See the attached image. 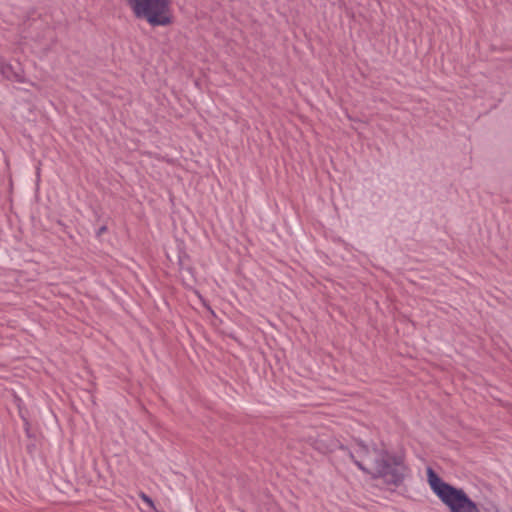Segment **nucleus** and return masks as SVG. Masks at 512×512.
Here are the masks:
<instances>
[{
  "instance_id": "nucleus-1",
  "label": "nucleus",
  "mask_w": 512,
  "mask_h": 512,
  "mask_svg": "<svg viewBox=\"0 0 512 512\" xmlns=\"http://www.w3.org/2000/svg\"><path fill=\"white\" fill-rule=\"evenodd\" d=\"M360 456L366 460L369 467L363 461L355 460V465L363 472L371 475L372 479H383L388 485L399 486L405 478L406 466L400 456L391 454L386 448L373 447L370 449L362 442L358 443Z\"/></svg>"
},
{
  "instance_id": "nucleus-2",
  "label": "nucleus",
  "mask_w": 512,
  "mask_h": 512,
  "mask_svg": "<svg viewBox=\"0 0 512 512\" xmlns=\"http://www.w3.org/2000/svg\"><path fill=\"white\" fill-rule=\"evenodd\" d=\"M427 477L431 489L450 512H481L478 505L463 489L444 482L430 467L427 469Z\"/></svg>"
},
{
  "instance_id": "nucleus-3",
  "label": "nucleus",
  "mask_w": 512,
  "mask_h": 512,
  "mask_svg": "<svg viewBox=\"0 0 512 512\" xmlns=\"http://www.w3.org/2000/svg\"><path fill=\"white\" fill-rule=\"evenodd\" d=\"M136 18L145 19L151 26H167L172 23L170 0H127Z\"/></svg>"
},
{
  "instance_id": "nucleus-4",
  "label": "nucleus",
  "mask_w": 512,
  "mask_h": 512,
  "mask_svg": "<svg viewBox=\"0 0 512 512\" xmlns=\"http://www.w3.org/2000/svg\"><path fill=\"white\" fill-rule=\"evenodd\" d=\"M0 73L8 80L23 83L25 78L22 72H17L10 64L0 63Z\"/></svg>"
},
{
  "instance_id": "nucleus-5",
  "label": "nucleus",
  "mask_w": 512,
  "mask_h": 512,
  "mask_svg": "<svg viewBox=\"0 0 512 512\" xmlns=\"http://www.w3.org/2000/svg\"><path fill=\"white\" fill-rule=\"evenodd\" d=\"M139 497L153 510H156L153 500L144 492H139Z\"/></svg>"
},
{
  "instance_id": "nucleus-6",
  "label": "nucleus",
  "mask_w": 512,
  "mask_h": 512,
  "mask_svg": "<svg viewBox=\"0 0 512 512\" xmlns=\"http://www.w3.org/2000/svg\"><path fill=\"white\" fill-rule=\"evenodd\" d=\"M107 231V226H101L97 231V236L100 237L102 234H104Z\"/></svg>"
},
{
  "instance_id": "nucleus-7",
  "label": "nucleus",
  "mask_w": 512,
  "mask_h": 512,
  "mask_svg": "<svg viewBox=\"0 0 512 512\" xmlns=\"http://www.w3.org/2000/svg\"><path fill=\"white\" fill-rule=\"evenodd\" d=\"M0 63H4V62L0 60Z\"/></svg>"
}]
</instances>
